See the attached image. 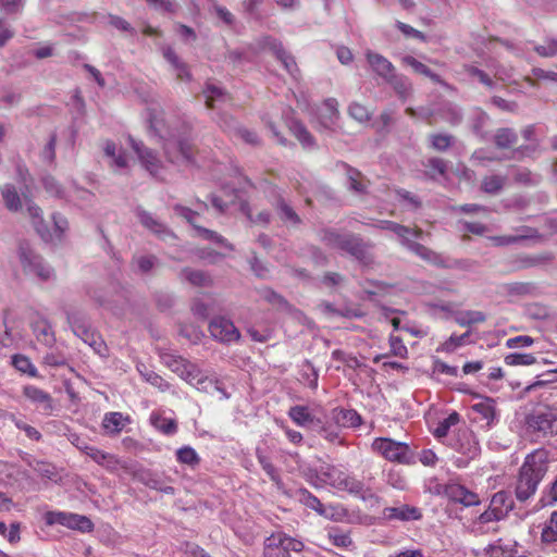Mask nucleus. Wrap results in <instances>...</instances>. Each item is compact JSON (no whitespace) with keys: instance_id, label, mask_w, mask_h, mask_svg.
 Masks as SVG:
<instances>
[{"instance_id":"1","label":"nucleus","mask_w":557,"mask_h":557,"mask_svg":"<svg viewBox=\"0 0 557 557\" xmlns=\"http://www.w3.org/2000/svg\"><path fill=\"white\" fill-rule=\"evenodd\" d=\"M147 120L150 133L164 141V152L170 162H193L190 144L174 134L164 119V111L159 106L148 108Z\"/></svg>"},{"instance_id":"2","label":"nucleus","mask_w":557,"mask_h":557,"mask_svg":"<svg viewBox=\"0 0 557 557\" xmlns=\"http://www.w3.org/2000/svg\"><path fill=\"white\" fill-rule=\"evenodd\" d=\"M377 226L382 230H388L396 234L400 244L422 260L436 267H448L442 255L413 240L421 238V228H409L392 221H381Z\"/></svg>"},{"instance_id":"3","label":"nucleus","mask_w":557,"mask_h":557,"mask_svg":"<svg viewBox=\"0 0 557 557\" xmlns=\"http://www.w3.org/2000/svg\"><path fill=\"white\" fill-rule=\"evenodd\" d=\"M319 479L337 491L347 492L363 500L372 496L360 480L335 466L322 467L319 471Z\"/></svg>"},{"instance_id":"4","label":"nucleus","mask_w":557,"mask_h":557,"mask_svg":"<svg viewBox=\"0 0 557 557\" xmlns=\"http://www.w3.org/2000/svg\"><path fill=\"white\" fill-rule=\"evenodd\" d=\"M160 358L166 368L176 373L186 382L197 385L208 384L210 387H212V389L221 393L222 398H228V395L225 393L224 388L220 386L219 382L202 380L200 377L198 368L194 363L184 359L182 356L173 352H162Z\"/></svg>"},{"instance_id":"5","label":"nucleus","mask_w":557,"mask_h":557,"mask_svg":"<svg viewBox=\"0 0 557 557\" xmlns=\"http://www.w3.org/2000/svg\"><path fill=\"white\" fill-rule=\"evenodd\" d=\"M557 434V414L549 410L537 411L524 422V440L539 442Z\"/></svg>"},{"instance_id":"6","label":"nucleus","mask_w":557,"mask_h":557,"mask_svg":"<svg viewBox=\"0 0 557 557\" xmlns=\"http://www.w3.org/2000/svg\"><path fill=\"white\" fill-rule=\"evenodd\" d=\"M23 271L40 281H49L54 276L53 269L37 255L27 242H22L17 249Z\"/></svg>"},{"instance_id":"7","label":"nucleus","mask_w":557,"mask_h":557,"mask_svg":"<svg viewBox=\"0 0 557 557\" xmlns=\"http://www.w3.org/2000/svg\"><path fill=\"white\" fill-rule=\"evenodd\" d=\"M305 544L283 532L272 533L264 540L263 557H290V552L300 553Z\"/></svg>"},{"instance_id":"8","label":"nucleus","mask_w":557,"mask_h":557,"mask_svg":"<svg viewBox=\"0 0 557 557\" xmlns=\"http://www.w3.org/2000/svg\"><path fill=\"white\" fill-rule=\"evenodd\" d=\"M27 211L39 236L47 243L60 242L67 230V221L60 214H53V230L50 231L44 223L41 210L35 205H28Z\"/></svg>"},{"instance_id":"9","label":"nucleus","mask_w":557,"mask_h":557,"mask_svg":"<svg viewBox=\"0 0 557 557\" xmlns=\"http://www.w3.org/2000/svg\"><path fill=\"white\" fill-rule=\"evenodd\" d=\"M202 209H207V205L203 202L198 203L197 210H193L181 205H176L174 207L175 213L183 216L188 223L193 225L197 236L213 244L223 246L228 250H233V246L223 236L198 224L200 216L199 211Z\"/></svg>"},{"instance_id":"10","label":"nucleus","mask_w":557,"mask_h":557,"mask_svg":"<svg viewBox=\"0 0 557 557\" xmlns=\"http://www.w3.org/2000/svg\"><path fill=\"white\" fill-rule=\"evenodd\" d=\"M451 446L461 455L460 457H456L454 461L455 466L458 468H466L470 460L475 459L481 451L475 434L468 429L458 431Z\"/></svg>"},{"instance_id":"11","label":"nucleus","mask_w":557,"mask_h":557,"mask_svg":"<svg viewBox=\"0 0 557 557\" xmlns=\"http://www.w3.org/2000/svg\"><path fill=\"white\" fill-rule=\"evenodd\" d=\"M372 450L388 461L398 463H410L412 454L410 447L403 442L388 437H377L372 442Z\"/></svg>"},{"instance_id":"12","label":"nucleus","mask_w":557,"mask_h":557,"mask_svg":"<svg viewBox=\"0 0 557 557\" xmlns=\"http://www.w3.org/2000/svg\"><path fill=\"white\" fill-rule=\"evenodd\" d=\"M323 240L331 248L347 252L360 261L366 258V247L361 239L355 235L326 232Z\"/></svg>"},{"instance_id":"13","label":"nucleus","mask_w":557,"mask_h":557,"mask_svg":"<svg viewBox=\"0 0 557 557\" xmlns=\"http://www.w3.org/2000/svg\"><path fill=\"white\" fill-rule=\"evenodd\" d=\"M44 519L48 525L60 524L81 532H90L94 529V523L88 517L73 512L47 511Z\"/></svg>"},{"instance_id":"14","label":"nucleus","mask_w":557,"mask_h":557,"mask_svg":"<svg viewBox=\"0 0 557 557\" xmlns=\"http://www.w3.org/2000/svg\"><path fill=\"white\" fill-rule=\"evenodd\" d=\"M288 417L300 428L318 429L323 425L322 409L319 406H293L288 410Z\"/></svg>"},{"instance_id":"15","label":"nucleus","mask_w":557,"mask_h":557,"mask_svg":"<svg viewBox=\"0 0 557 557\" xmlns=\"http://www.w3.org/2000/svg\"><path fill=\"white\" fill-rule=\"evenodd\" d=\"M547 471L546 453L536 450L524 458V479L534 490Z\"/></svg>"},{"instance_id":"16","label":"nucleus","mask_w":557,"mask_h":557,"mask_svg":"<svg viewBox=\"0 0 557 557\" xmlns=\"http://www.w3.org/2000/svg\"><path fill=\"white\" fill-rule=\"evenodd\" d=\"M74 334L88 344L97 354L103 355L107 350L103 339L86 323L69 318Z\"/></svg>"},{"instance_id":"17","label":"nucleus","mask_w":557,"mask_h":557,"mask_svg":"<svg viewBox=\"0 0 557 557\" xmlns=\"http://www.w3.org/2000/svg\"><path fill=\"white\" fill-rule=\"evenodd\" d=\"M129 141H131L132 148L137 153L141 165L152 176L159 177L161 175L163 165H162L160 159L158 158V156L154 153V151L151 150L150 148L145 147L141 143H138L133 138H131Z\"/></svg>"},{"instance_id":"18","label":"nucleus","mask_w":557,"mask_h":557,"mask_svg":"<svg viewBox=\"0 0 557 557\" xmlns=\"http://www.w3.org/2000/svg\"><path fill=\"white\" fill-rule=\"evenodd\" d=\"M262 48L269 49L273 54L281 61L284 69L288 72V74L295 79L298 76V67L295 62V59L284 49L283 45L272 37H265L262 40Z\"/></svg>"},{"instance_id":"19","label":"nucleus","mask_w":557,"mask_h":557,"mask_svg":"<svg viewBox=\"0 0 557 557\" xmlns=\"http://www.w3.org/2000/svg\"><path fill=\"white\" fill-rule=\"evenodd\" d=\"M209 331L213 338L231 343L239 338V332L234 323L223 317L214 318L209 324Z\"/></svg>"},{"instance_id":"20","label":"nucleus","mask_w":557,"mask_h":557,"mask_svg":"<svg viewBox=\"0 0 557 557\" xmlns=\"http://www.w3.org/2000/svg\"><path fill=\"white\" fill-rule=\"evenodd\" d=\"M23 395L36 406V409L42 414H51L53 411V399L51 395L34 385H26L23 388Z\"/></svg>"},{"instance_id":"21","label":"nucleus","mask_w":557,"mask_h":557,"mask_svg":"<svg viewBox=\"0 0 557 557\" xmlns=\"http://www.w3.org/2000/svg\"><path fill=\"white\" fill-rule=\"evenodd\" d=\"M383 518L388 521H417L422 518L421 509L411 505L400 504L394 507H386L383 509Z\"/></svg>"},{"instance_id":"22","label":"nucleus","mask_w":557,"mask_h":557,"mask_svg":"<svg viewBox=\"0 0 557 557\" xmlns=\"http://www.w3.org/2000/svg\"><path fill=\"white\" fill-rule=\"evenodd\" d=\"M135 213L140 224L148 231L157 235L159 238L163 240H165L166 238H174V234L166 227V225H164L150 212L141 208H137Z\"/></svg>"},{"instance_id":"23","label":"nucleus","mask_w":557,"mask_h":557,"mask_svg":"<svg viewBox=\"0 0 557 557\" xmlns=\"http://www.w3.org/2000/svg\"><path fill=\"white\" fill-rule=\"evenodd\" d=\"M366 58L371 69L386 82H392L395 78L394 65L382 54L368 51Z\"/></svg>"},{"instance_id":"24","label":"nucleus","mask_w":557,"mask_h":557,"mask_svg":"<svg viewBox=\"0 0 557 557\" xmlns=\"http://www.w3.org/2000/svg\"><path fill=\"white\" fill-rule=\"evenodd\" d=\"M445 494L450 500L460 503L467 507L480 504L478 494L457 483L448 484L445 487Z\"/></svg>"},{"instance_id":"25","label":"nucleus","mask_w":557,"mask_h":557,"mask_svg":"<svg viewBox=\"0 0 557 557\" xmlns=\"http://www.w3.org/2000/svg\"><path fill=\"white\" fill-rule=\"evenodd\" d=\"M150 423L156 430L168 436H172L177 432V422L172 412L166 414L164 410L152 411Z\"/></svg>"},{"instance_id":"26","label":"nucleus","mask_w":557,"mask_h":557,"mask_svg":"<svg viewBox=\"0 0 557 557\" xmlns=\"http://www.w3.org/2000/svg\"><path fill=\"white\" fill-rule=\"evenodd\" d=\"M503 520L490 507L475 517L471 523V530L475 534H485L496 531V523Z\"/></svg>"},{"instance_id":"27","label":"nucleus","mask_w":557,"mask_h":557,"mask_svg":"<svg viewBox=\"0 0 557 557\" xmlns=\"http://www.w3.org/2000/svg\"><path fill=\"white\" fill-rule=\"evenodd\" d=\"M338 119V102L334 98L326 99L319 114V124L324 129H331Z\"/></svg>"},{"instance_id":"28","label":"nucleus","mask_w":557,"mask_h":557,"mask_svg":"<svg viewBox=\"0 0 557 557\" xmlns=\"http://www.w3.org/2000/svg\"><path fill=\"white\" fill-rule=\"evenodd\" d=\"M162 54L164 59L171 64L172 70L175 72L176 77L181 81H189L190 79V73L188 70V66L185 62H183L178 55L175 53V51L170 47H163L162 48Z\"/></svg>"},{"instance_id":"29","label":"nucleus","mask_w":557,"mask_h":557,"mask_svg":"<svg viewBox=\"0 0 557 557\" xmlns=\"http://www.w3.org/2000/svg\"><path fill=\"white\" fill-rule=\"evenodd\" d=\"M488 507L502 519H505L513 508V500L506 492H497L491 498Z\"/></svg>"},{"instance_id":"30","label":"nucleus","mask_w":557,"mask_h":557,"mask_svg":"<svg viewBox=\"0 0 557 557\" xmlns=\"http://www.w3.org/2000/svg\"><path fill=\"white\" fill-rule=\"evenodd\" d=\"M530 534L536 535L541 533L542 541L545 543H553L557 541V511L552 512L550 518L545 522L544 527H530Z\"/></svg>"},{"instance_id":"31","label":"nucleus","mask_w":557,"mask_h":557,"mask_svg":"<svg viewBox=\"0 0 557 557\" xmlns=\"http://www.w3.org/2000/svg\"><path fill=\"white\" fill-rule=\"evenodd\" d=\"M333 419L342 428H357L361 424V417L354 409L336 408L333 410Z\"/></svg>"},{"instance_id":"32","label":"nucleus","mask_w":557,"mask_h":557,"mask_svg":"<svg viewBox=\"0 0 557 557\" xmlns=\"http://www.w3.org/2000/svg\"><path fill=\"white\" fill-rule=\"evenodd\" d=\"M298 500L306 507L314 510L318 515L325 518H333V515L329 512V509L320 502V499L311 494L307 490H300L298 492Z\"/></svg>"},{"instance_id":"33","label":"nucleus","mask_w":557,"mask_h":557,"mask_svg":"<svg viewBox=\"0 0 557 557\" xmlns=\"http://www.w3.org/2000/svg\"><path fill=\"white\" fill-rule=\"evenodd\" d=\"M126 422H128V419L121 412H109L103 418L102 426L108 434H117L123 430Z\"/></svg>"},{"instance_id":"34","label":"nucleus","mask_w":557,"mask_h":557,"mask_svg":"<svg viewBox=\"0 0 557 557\" xmlns=\"http://www.w3.org/2000/svg\"><path fill=\"white\" fill-rule=\"evenodd\" d=\"M137 371L147 383L161 392H165L170 388V384L162 376L148 369L144 363L137 364Z\"/></svg>"},{"instance_id":"35","label":"nucleus","mask_w":557,"mask_h":557,"mask_svg":"<svg viewBox=\"0 0 557 557\" xmlns=\"http://www.w3.org/2000/svg\"><path fill=\"white\" fill-rule=\"evenodd\" d=\"M288 128L293 135L299 140L304 148H311L314 146V139L308 129L296 120H292L288 123Z\"/></svg>"},{"instance_id":"36","label":"nucleus","mask_w":557,"mask_h":557,"mask_svg":"<svg viewBox=\"0 0 557 557\" xmlns=\"http://www.w3.org/2000/svg\"><path fill=\"white\" fill-rule=\"evenodd\" d=\"M103 150L106 156L111 159V164L117 170H122L127 166V159L124 151H122V149H120L114 143L107 141Z\"/></svg>"},{"instance_id":"37","label":"nucleus","mask_w":557,"mask_h":557,"mask_svg":"<svg viewBox=\"0 0 557 557\" xmlns=\"http://www.w3.org/2000/svg\"><path fill=\"white\" fill-rule=\"evenodd\" d=\"M181 278L189 282L194 286H210L212 284V278L203 271L184 269L181 272Z\"/></svg>"},{"instance_id":"38","label":"nucleus","mask_w":557,"mask_h":557,"mask_svg":"<svg viewBox=\"0 0 557 557\" xmlns=\"http://www.w3.org/2000/svg\"><path fill=\"white\" fill-rule=\"evenodd\" d=\"M545 225L547 226V231H543L539 234V231L524 225V245L529 240L540 239L547 235L557 234V216L555 219H545Z\"/></svg>"},{"instance_id":"39","label":"nucleus","mask_w":557,"mask_h":557,"mask_svg":"<svg viewBox=\"0 0 557 557\" xmlns=\"http://www.w3.org/2000/svg\"><path fill=\"white\" fill-rule=\"evenodd\" d=\"M471 408L474 412L479 413L487 424L495 418V407L492 398L482 397L478 403L473 404Z\"/></svg>"},{"instance_id":"40","label":"nucleus","mask_w":557,"mask_h":557,"mask_svg":"<svg viewBox=\"0 0 557 557\" xmlns=\"http://www.w3.org/2000/svg\"><path fill=\"white\" fill-rule=\"evenodd\" d=\"M203 96L206 98L207 107L211 109L216 108L218 103L224 102L227 99L226 94L220 87L212 84L207 85L203 90Z\"/></svg>"},{"instance_id":"41","label":"nucleus","mask_w":557,"mask_h":557,"mask_svg":"<svg viewBox=\"0 0 557 557\" xmlns=\"http://www.w3.org/2000/svg\"><path fill=\"white\" fill-rule=\"evenodd\" d=\"M405 65L410 66L416 73L430 77L435 83H442L440 76L433 73L425 64L411 55H405L401 59Z\"/></svg>"},{"instance_id":"42","label":"nucleus","mask_w":557,"mask_h":557,"mask_svg":"<svg viewBox=\"0 0 557 557\" xmlns=\"http://www.w3.org/2000/svg\"><path fill=\"white\" fill-rule=\"evenodd\" d=\"M469 337V332H466L461 335H451L448 339H446L444 343H442L437 347V351L451 354L457 348L463 346L467 343V338Z\"/></svg>"},{"instance_id":"43","label":"nucleus","mask_w":557,"mask_h":557,"mask_svg":"<svg viewBox=\"0 0 557 557\" xmlns=\"http://www.w3.org/2000/svg\"><path fill=\"white\" fill-rule=\"evenodd\" d=\"M485 321V314L482 311L467 310L456 315V322L461 326H469Z\"/></svg>"},{"instance_id":"44","label":"nucleus","mask_w":557,"mask_h":557,"mask_svg":"<svg viewBox=\"0 0 557 557\" xmlns=\"http://www.w3.org/2000/svg\"><path fill=\"white\" fill-rule=\"evenodd\" d=\"M176 459L183 465L195 467L200 462L197 451L190 446H183L176 450Z\"/></svg>"},{"instance_id":"45","label":"nucleus","mask_w":557,"mask_h":557,"mask_svg":"<svg viewBox=\"0 0 557 557\" xmlns=\"http://www.w3.org/2000/svg\"><path fill=\"white\" fill-rule=\"evenodd\" d=\"M540 146V136L534 127H528L524 129V157L535 153Z\"/></svg>"},{"instance_id":"46","label":"nucleus","mask_w":557,"mask_h":557,"mask_svg":"<svg viewBox=\"0 0 557 557\" xmlns=\"http://www.w3.org/2000/svg\"><path fill=\"white\" fill-rule=\"evenodd\" d=\"M2 197L9 210L17 211L21 208L20 197L13 186H4L2 189Z\"/></svg>"},{"instance_id":"47","label":"nucleus","mask_w":557,"mask_h":557,"mask_svg":"<svg viewBox=\"0 0 557 557\" xmlns=\"http://www.w3.org/2000/svg\"><path fill=\"white\" fill-rule=\"evenodd\" d=\"M12 363L18 371L26 373L33 377L37 376V369L32 363L29 358L22 355H16L12 358Z\"/></svg>"},{"instance_id":"48","label":"nucleus","mask_w":557,"mask_h":557,"mask_svg":"<svg viewBox=\"0 0 557 557\" xmlns=\"http://www.w3.org/2000/svg\"><path fill=\"white\" fill-rule=\"evenodd\" d=\"M458 421H459L458 413L453 412L451 414H449L447 418H445L443 421H441L437 424V426L434 430V436L437 438L445 437L448 434L449 429L453 425L457 424Z\"/></svg>"},{"instance_id":"49","label":"nucleus","mask_w":557,"mask_h":557,"mask_svg":"<svg viewBox=\"0 0 557 557\" xmlns=\"http://www.w3.org/2000/svg\"><path fill=\"white\" fill-rule=\"evenodd\" d=\"M517 141V135L509 128H502L495 135V144L498 148H509Z\"/></svg>"},{"instance_id":"50","label":"nucleus","mask_w":557,"mask_h":557,"mask_svg":"<svg viewBox=\"0 0 557 557\" xmlns=\"http://www.w3.org/2000/svg\"><path fill=\"white\" fill-rule=\"evenodd\" d=\"M84 450V453L89 456L95 462H97L98 465H106L107 462L110 463L112 461H114V457L110 454H107L96 447H91V446H85L84 448H82Z\"/></svg>"},{"instance_id":"51","label":"nucleus","mask_w":557,"mask_h":557,"mask_svg":"<svg viewBox=\"0 0 557 557\" xmlns=\"http://www.w3.org/2000/svg\"><path fill=\"white\" fill-rule=\"evenodd\" d=\"M329 539L333 545L342 548H347L352 545V540L349 533L339 531V530H331L329 531Z\"/></svg>"},{"instance_id":"52","label":"nucleus","mask_w":557,"mask_h":557,"mask_svg":"<svg viewBox=\"0 0 557 557\" xmlns=\"http://www.w3.org/2000/svg\"><path fill=\"white\" fill-rule=\"evenodd\" d=\"M524 315L531 319L541 320L548 317V309L537 302H530L524 305Z\"/></svg>"},{"instance_id":"53","label":"nucleus","mask_w":557,"mask_h":557,"mask_svg":"<svg viewBox=\"0 0 557 557\" xmlns=\"http://www.w3.org/2000/svg\"><path fill=\"white\" fill-rule=\"evenodd\" d=\"M505 183V178L498 175H491L483 180L482 188L487 194L498 193Z\"/></svg>"},{"instance_id":"54","label":"nucleus","mask_w":557,"mask_h":557,"mask_svg":"<svg viewBox=\"0 0 557 557\" xmlns=\"http://www.w3.org/2000/svg\"><path fill=\"white\" fill-rule=\"evenodd\" d=\"M430 140L433 149L445 151L451 146L454 137L448 134H432Z\"/></svg>"},{"instance_id":"55","label":"nucleus","mask_w":557,"mask_h":557,"mask_svg":"<svg viewBox=\"0 0 557 557\" xmlns=\"http://www.w3.org/2000/svg\"><path fill=\"white\" fill-rule=\"evenodd\" d=\"M388 83L394 87L397 95L403 99H406L411 92V84L407 78L403 76H397L395 74V78Z\"/></svg>"},{"instance_id":"56","label":"nucleus","mask_w":557,"mask_h":557,"mask_svg":"<svg viewBox=\"0 0 557 557\" xmlns=\"http://www.w3.org/2000/svg\"><path fill=\"white\" fill-rule=\"evenodd\" d=\"M534 50L541 57H555L557 55V39L547 38L544 44L534 46Z\"/></svg>"},{"instance_id":"57","label":"nucleus","mask_w":557,"mask_h":557,"mask_svg":"<svg viewBox=\"0 0 557 557\" xmlns=\"http://www.w3.org/2000/svg\"><path fill=\"white\" fill-rule=\"evenodd\" d=\"M348 113L354 120L360 123L367 122L370 119V113L368 109L359 102L350 103L348 108Z\"/></svg>"},{"instance_id":"58","label":"nucleus","mask_w":557,"mask_h":557,"mask_svg":"<svg viewBox=\"0 0 557 557\" xmlns=\"http://www.w3.org/2000/svg\"><path fill=\"white\" fill-rule=\"evenodd\" d=\"M391 354L398 358H407L408 349L398 336H389Z\"/></svg>"},{"instance_id":"59","label":"nucleus","mask_w":557,"mask_h":557,"mask_svg":"<svg viewBox=\"0 0 557 557\" xmlns=\"http://www.w3.org/2000/svg\"><path fill=\"white\" fill-rule=\"evenodd\" d=\"M139 481H141L145 485L152 490L161 488V484L163 480L157 474L151 473L150 471H143L138 474Z\"/></svg>"},{"instance_id":"60","label":"nucleus","mask_w":557,"mask_h":557,"mask_svg":"<svg viewBox=\"0 0 557 557\" xmlns=\"http://www.w3.org/2000/svg\"><path fill=\"white\" fill-rule=\"evenodd\" d=\"M277 209L282 220L293 224L299 222V218L296 212L287 203H285L284 200H280L277 202Z\"/></svg>"},{"instance_id":"61","label":"nucleus","mask_w":557,"mask_h":557,"mask_svg":"<svg viewBox=\"0 0 557 557\" xmlns=\"http://www.w3.org/2000/svg\"><path fill=\"white\" fill-rule=\"evenodd\" d=\"M277 209L282 220L293 224L299 222V218L296 212L287 203H285L284 200H280L277 202Z\"/></svg>"},{"instance_id":"62","label":"nucleus","mask_w":557,"mask_h":557,"mask_svg":"<svg viewBox=\"0 0 557 557\" xmlns=\"http://www.w3.org/2000/svg\"><path fill=\"white\" fill-rule=\"evenodd\" d=\"M135 263L140 272L148 273L156 265L157 258L154 256H139L135 259Z\"/></svg>"},{"instance_id":"63","label":"nucleus","mask_w":557,"mask_h":557,"mask_svg":"<svg viewBox=\"0 0 557 557\" xmlns=\"http://www.w3.org/2000/svg\"><path fill=\"white\" fill-rule=\"evenodd\" d=\"M426 166L432 172V177L435 178V174L441 176L445 175L447 164L441 158H432L429 160Z\"/></svg>"},{"instance_id":"64","label":"nucleus","mask_w":557,"mask_h":557,"mask_svg":"<svg viewBox=\"0 0 557 557\" xmlns=\"http://www.w3.org/2000/svg\"><path fill=\"white\" fill-rule=\"evenodd\" d=\"M486 557H512L510 552L505 550L498 543H493L484 548Z\"/></svg>"}]
</instances>
